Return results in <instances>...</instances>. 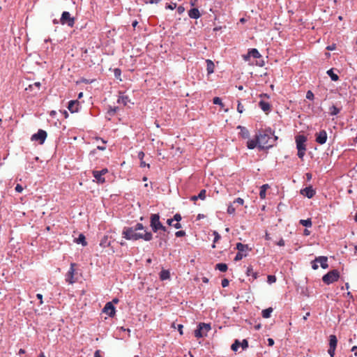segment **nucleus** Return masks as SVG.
Returning a JSON list of instances; mask_svg holds the SVG:
<instances>
[{"label":"nucleus","instance_id":"f257e3e1","mask_svg":"<svg viewBox=\"0 0 357 357\" xmlns=\"http://www.w3.org/2000/svg\"><path fill=\"white\" fill-rule=\"evenodd\" d=\"M278 137L275 135V131L270 127L257 130L255 138L248 139L246 146L248 149L258 148L259 150H268L276 144Z\"/></svg>","mask_w":357,"mask_h":357},{"label":"nucleus","instance_id":"f03ea898","mask_svg":"<svg viewBox=\"0 0 357 357\" xmlns=\"http://www.w3.org/2000/svg\"><path fill=\"white\" fill-rule=\"evenodd\" d=\"M122 236L128 241H137L143 239L150 241L153 239V234L148 231L142 223H137L133 227H125L122 231Z\"/></svg>","mask_w":357,"mask_h":357},{"label":"nucleus","instance_id":"7ed1b4c3","mask_svg":"<svg viewBox=\"0 0 357 357\" xmlns=\"http://www.w3.org/2000/svg\"><path fill=\"white\" fill-rule=\"evenodd\" d=\"M340 278V274L338 270L333 269L329 271L327 273L322 276V282L326 284L329 285L333 284L335 282H337Z\"/></svg>","mask_w":357,"mask_h":357},{"label":"nucleus","instance_id":"20e7f679","mask_svg":"<svg viewBox=\"0 0 357 357\" xmlns=\"http://www.w3.org/2000/svg\"><path fill=\"white\" fill-rule=\"evenodd\" d=\"M211 330V324L200 322L198 324L194 334L197 338H201L207 336V333Z\"/></svg>","mask_w":357,"mask_h":357},{"label":"nucleus","instance_id":"39448f33","mask_svg":"<svg viewBox=\"0 0 357 357\" xmlns=\"http://www.w3.org/2000/svg\"><path fill=\"white\" fill-rule=\"evenodd\" d=\"M159 213H152L150 216V227L153 233H159L160 228H162Z\"/></svg>","mask_w":357,"mask_h":357},{"label":"nucleus","instance_id":"423d86ee","mask_svg":"<svg viewBox=\"0 0 357 357\" xmlns=\"http://www.w3.org/2000/svg\"><path fill=\"white\" fill-rule=\"evenodd\" d=\"M59 22L62 25H68L69 27H73L75 23V18L71 17L68 11H63L61 14Z\"/></svg>","mask_w":357,"mask_h":357},{"label":"nucleus","instance_id":"0eeeda50","mask_svg":"<svg viewBox=\"0 0 357 357\" xmlns=\"http://www.w3.org/2000/svg\"><path fill=\"white\" fill-rule=\"evenodd\" d=\"M47 134L45 130L39 129L36 133L31 136V141L38 142L40 144H43L47 138Z\"/></svg>","mask_w":357,"mask_h":357},{"label":"nucleus","instance_id":"6e6552de","mask_svg":"<svg viewBox=\"0 0 357 357\" xmlns=\"http://www.w3.org/2000/svg\"><path fill=\"white\" fill-rule=\"evenodd\" d=\"M108 172V169L107 168H103L101 170H93L92 174L93 176L96 178L97 183L102 184L105 183V178L103 177L105 174Z\"/></svg>","mask_w":357,"mask_h":357},{"label":"nucleus","instance_id":"1a4fd4ad","mask_svg":"<svg viewBox=\"0 0 357 357\" xmlns=\"http://www.w3.org/2000/svg\"><path fill=\"white\" fill-rule=\"evenodd\" d=\"M102 313L107 314L109 317H114L116 315V307L112 302H107L102 310Z\"/></svg>","mask_w":357,"mask_h":357},{"label":"nucleus","instance_id":"9d476101","mask_svg":"<svg viewBox=\"0 0 357 357\" xmlns=\"http://www.w3.org/2000/svg\"><path fill=\"white\" fill-rule=\"evenodd\" d=\"M315 142L320 144H324L328 139L327 132L325 130H321L319 132L315 133Z\"/></svg>","mask_w":357,"mask_h":357},{"label":"nucleus","instance_id":"9b49d317","mask_svg":"<svg viewBox=\"0 0 357 357\" xmlns=\"http://www.w3.org/2000/svg\"><path fill=\"white\" fill-rule=\"evenodd\" d=\"M296 149H306L305 142L307 139V137L303 135H296Z\"/></svg>","mask_w":357,"mask_h":357},{"label":"nucleus","instance_id":"f8f14e48","mask_svg":"<svg viewBox=\"0 0 357 357\" xmlns=\"http://www.w3.org/2000/svg\"><path fill=\"white\" fill-rule=\"evenodd\" d=\"M300 193L304 197L311 199L315 195L316 191L312 185H309L301 189Z\"/></svg>","mask_w":357,"mask_h":357},{"label":"nucleus","instance_id":"ddd939ff","mask_svg":"<svg viewBox=\"0 0 357 357\" xmlns=\"http://www.w3.org/2000/svg\"><path fill=\"white\" fill-rule=\"evenodd\" d=\"M156 238H159L158 247L160 248H163L164 245H165L167 243V241L169 240L168 234L162 232L158 233Z\"/></svg>","mask_w":357,"mask_h":357},{"label":"nucleus","instance_id":"4468645a","mask_svg":"<svg viewBox=\"0 0 357 357\" xmlns=\"http://www.w3.org/2000/svg\"><path fill=\"white\" fill-rule=\"evenodd\" d=\"M67 107L71 113L77 112L79 110L80 103L77 100H72L68 102Z\"/></svg>","mask_w":357,"mask_h":357},{"label":"nucleus","instance_id":"2eb2a0df","mask_svg":"<svg viewBox=\"0 0 357 357\" xmlns=\"http://www.w3.org/2000/svg\"><path fill=\"white\" fill-rule=\"evenodd\" d=\"M75 266H76V264L71 263L70 264V268L69 271L67 273L66 280L69 284H73L75 282L73 280L74 273H75V268H74Z\"/></svg>","mask_w":357,"mask_h":357},{"label":"nucleus","instance_id":"dca6fc26","mask_svg":"<svg viewBox=\"0 0 357 357\" xmlns=\"http://www.w3.org/2000/svg\"><path fill=\"white\" fill-rule=\"evenodd\" d=\"M315 261H318V263L320 264V266L323 269H326L329 266L328 264V257L326 256H319L315 257Z\"/></svg>","mask_w":357,"mask_h":357},{"label":"nucleus","instance_id":"f3484780","mask_svg":"<svg viewBox=\"0 0 357 357\" xmlns=\"http://www.w3.org/2000/svg\"><path fill=\"white\" fill-rule=\"evenodd\" d=\"M236 129L240 130L238 135L241 138L248 139L250 137V132L245 127L243 126H238Z\"/></svg>","mask_w":357,"mask_h":357},{"label":"nucleus","instance_id":"a211bd4d","mask_svg":"<svg viewBox=\"0 0 357 357\" xmlns=\"http://www.w3.org/2000/svg\"><path fill=\"white\" fill-rule=\"evenodd\" d=\"M188 16L192 19H198L201 16V13L198 8H193L188 10Z\"/></svg>","mask_w":357,"mask_h":357},{"label":"nucleus","instance_id":"6ab92c4d","mask_svg":"<svg viewBox=\"0 0 357 357\" xmlns=\"http://www.w3.org/2000/svg\"><path fill=\"white\" fill-rule=\"evenodd\" d=\"M259 106L262 111L266 113H268L271 111V105L269 102L264 100H260L259 102Z\"/></svg>","mask_w":357,"mask_h":357},{"label":"nucleus","instance_id":"aec40b11","mask_svg":"<svg viewBox=\"0 0 357 357\" xmlns=\"http://www.w3.org/2000/svg\"><path fill=\"white\" fill-rule=\"evenodd\" d=\"M334 70L335 68H332L326 71V74L331 77L332 81L337 82L339 80L340 77L336 73H335ZM335 70L339 72L337 69H335Z\"/></svg>","mask_w":357,"mask_h":357},{"label":"nucleus","instance_id":"412c9836","mask_svg":"<svg viewBox=\"0 0 357 357\" xmlns=\"http://www.w3.org/2000/svg\"><path fill=\"white\" fill-rule=\"evenodd\" d=\"M41 86V84L39 82H34L33 84H29L26 89L25 91H33V89L36 87L38 89L36 91L34 92V95H36L40 90V88Z\"/></svg>","mask_w":357,"mask_h":357},{"label":"nucleus","instance_id":"4be33fe9","mask_svg":"<svg viewBox=\"0 0 357 357\" xmlns=\"http://www.w3.org/2000/svg\"><path fill=\"white\" fill-rule=\"evenodd\" d=\"M75 242L77 244H82L83 246L87 245V242L86 241V237L84 234L80 233L77 238L75 239Z\"/></svg>","mask_w":357,"mask_h":357},{"label":"nucleus","instance_id":"5701e85b","mask_svg":"<svg viewBox=\"0 0 357 357\" xmlns=\"http://www.w3.org/2000/svg\"><path fill=\"white\" fill-rule=\"evenodd\" d=\"M206 70L208 75H211L214 73L215 65L211 59H206Z\"/></svg>","mask_w":357,"mask_h":357},{"label":"nucleus","instance_id":"b1692460","mask_svg":"<svg viewBox=\"0 0 357 357\" xmlns=\"http://www.w3.org/2000/svg\"><path fill=\"white\" fill-rule=\"evenodd\" d=\"M270 188L268 184H264L260 187L259 197L261 199H265L266 195V190Z\"/></svg>","mask_w":357,"mask_h":357},{"label":"nucleus","instance_id":"393cba45","mask_svg":"<svg viewBox=\"0 0 357 357\" xmlns=\"http://www.w3.org/2000/svg\"><path fill=\"white\" fill-rule=\"evenodd\" d=\"M160 279L163 281L170 278V273L168 270L162 269L159 273Z\"/></svg>","mask_w":357,"mask_h":357},{"label":"nucleus","instance_id":"a878e982","mask_svg":"<svg viewBox=\"0 0 357 357\" xmlns=\"http://www.w3.org/2000/svg\"><path fill=\"white\" fill-rule=\"evenodd\" d=\"M337 344V339L336 335H331L329 336V347L336 349Z\"/></svg>","mask_w":357,"mask_h":357},{"label":"nucleus","instance_id":"bb28decb","mask_svg":"<svg viewBox=\"0 0 357 357\" xmlns=\"http://www.w3.org/2000/svg\"><path fill=\"white\" fill-rule=\"evenodd\" d=\"M236 249L238 250V252L243 253V252L250 250L247 244L237 243L236 244Z\"/></svg>","mask_w":357,"mask_h":357},{"label":"nucleus","instance_id":"cd10ccee","mask_svg":"<svg viewBox=\"0 0 357 357\" xmlns=\"http://www.w3.org/2000/svg\"><path fill=\"white\" fill-rule=\"evenodd\" d=\"M248 51L250 52V55L251 56V57H253L255 59H261V55L257 49L251 48V49L248 50Z\"/></svg>","mask_w":357,"mask_h":357},{"label":"nucleus","instance_id":"c85d7f7f","mask_svg":"<svg viewBox=\"0 0 357 357\" xmlns=\"http://www.w3.org/2000/svg\"><path fill=\"white\" fill-rule=\"evenodd\" d=\"M273 311V309L271 307L264 309L261 311V316L265 319L270 318Z\"/></svg>","mask_w":357,"mask_h":357},{"label":"nucleus","instance_id":"c756f323","mask_svg":"<svg viewBox=\"0 0 357 357\" xmlns=\"http://www.w3.org/2000/svg\"><path fill=\"white\" fill-rule=\"evenodd\" d=\"M131 100L128 96H121L117 100L118 103H122L124 106L127 105L128 102H130Z\"/></svg>","mask_w":357,"mask_h":357},{"label":"nucleus","instance_id":"7c9ffc66","mask_svg":"<svg viewBox=\"0 0 357 357\" xmlns=\"http://www.w3.org/2000/svg\"><path fill=\"white\" fill-rule=\"evenodd\" d=\"M215 269L220 272H226L228 269V266L225 263H218L215 265Z\"/></svg>","mask_w":357,"mask_h":357},{"label":"nucleus","instance_id":"2f4dec72","mask_svg":"<svg viewBox=\"0 0 357 357\" xmlns=\"http://www.w3.org/2000/svg\"><path fill=\"white\" fill-rule=\"evenodd\" d=\"M111 241L107 236H104L100 242V245L102 248H107L110 245Z\"/></svg>","mask_w":357,"mask_h":357},{"label":"nucleus","instance_id":"473e14b6","mask_svg":"<svg viewBox=\"0 0 357 357\" xmlns=\"http://www.w3.org/2000/svg\"><path fill=\"white\" fill-rule=\"evenodd\" d=\"M246 274L247 275L250 276V275H252L253 279H257L259 276L258 275V273L257 272H254L253 271V269H252V266H249L248 268H247V271H246Z\"/></svg>","mask_w":357,"mask_h":357},{"label":"nucleus","instance_id":"72a5a7b5","mask_svg":"<svg viewBox=\"0 0 357 357\" xmlns=\"http://www.w3.org/2000/svg\"><path fill=\"white\" fill-rule=\"evenodd\" d=\"M300 225L305 227H310L312 225L311 218H307L306 220H301L299 221Z\"/></svg>","mask_w":357,"mask_h":357},{"label":"nucleus","instance_id":"f704fd0d","mask_svg":"<svg viewBox=\"0 0 357 357\" xmlns=\"http://www.w3.org/2000/svg\"><path fill=\"white\" fill-rule=\"evenodd\" d=\"M329 111L331 116H336L340 113V109L333 105L329 107Z\"/></svg>","mask_w":357,"mask_h":357},{"label":"nucleus","instance_id":"c9c22d12","mask_svg":"<svg viewBox=\"0 0 357 357\" xmlns=\"http://www.w3.org/2000/svg\"><path fill=\"white\" fill-rule=\"evenodd\" d=\"M118 109H119L118 107L109 106V109L107 112V114L109 115V116H114L116 114Z\"/></svg>","mask_w":357,"mask_h":357},{"label":"nucleus","instance_id":"e433bc0d","mask_svg":"<svg viewBox=\"0 0 357 357\" xmlns=\"http://www.w3.org/2000/svg\"><path fill=\"white\" fill-rule=\"evenodd\" d=\"M114 77L116 79L119 80V81H122L121 79V70L120 68H114Z\"/></svg>","mask_w":357,"mask_h":357},{"label":"nucleus","instance_id":"4c0bfd02","mask_svg":"<svg viewBox=\"0 0 357 357\" xmlns=\"http://www.w3.org/2000/svg\"><path fill=\"white\" fill-rule=\"evenodd\" d=\"M241 342L238 340H235L231 346V349L234 351H237L238 347L241 346Z\"/></svg>","mask_w":357,"mask_h":357},{"label":"nucleus","instance_id":"58836bf2","mask_svg":"<svg viewBox=\"0 0 357 357\" xmlns=\"http://www.w3.org/2000/svg\"><path fill=\"white\" fill-rule=\"evenodd\" d=\"M301 295L307 296V297L310 296V292L307 287H301Z\"/></svg>","mask_w":357,"mask_h":357},{"label":"nucleus","instance_id":"ea45409f","mask_svg":"<svg viewBox=\"0 0 357 357\" xmlns=\"http://www.w3.org/2000/svg\"><path fill=\"white\" fill-rule=\"evenodd\" d=\"M213 103L214 105H220L221 107H223L225 106L224 103L222 101V99L219 97H215L213 99Z\"/></svg>","mask_w":357,"mask_h":357},{"label":"nucleus","instance_id":"a19ab883","mask_svg":"<svg viewBox=\"0 0 357 357\" xmlns=\"http://www.w3.org/2000/svg\"><path fill=\"white\" fill-rule=\"evenodd\" d=\"M276 282V277L274 275H268L267 276V282L268 284H273Z\"/></svg>","mask_w":357,"mask_h":357},{"label":"nucleus","instance_id":"79ce46f5","mask_svg":"<svg viewBox=\"0 0 357 357\" xmlns=\"http://www.w3.org/2000/svg\"><path fill=\"white\" fill-rule=\"evenodd\" d=\"M206 190L205 189H202V190H200V192L197 195L198 198L202 200H204L206 198Z\"/></svg>","mask_w":357,"mask_h":357},{"label":"nucleus","instance_id":"37998d69","mask_svg":"<svg viewBox=\"0 0 357 357\" xmlns=\"http://www.w3.org/2000/svg\"><path fill=\"white\" fill-rule=\"evenodd\" d=\"M246 254H243V253H240V252H237L235 257H234V261H240L243 259V257H246Z\"/></svg>","mask_w":357,"mask_h":357},{"label":"nucleus","instance_id":"c03bdc74","mask_svg":"<svg viewBox=\"0 0 357 357\" xmlns=\"http://www.w3.org/2000/svg\"><path fill=\"white\" fill-rule=\"evenodd\" d=\"M297 150H298V153H297L298 157L301 159H303L305 155L306 149H297Z\"/></svg>","mask_w":357,"mask_h":357},{"label":"nucleus","instance_id":"a18cd8bd","mask_svg":"<svg viewBox=\"0 0 357 357\" xmlns=\"http://www.w3.org/2000/svg\"><path fill=\"white\" fill-rule=\"evenodd\" d=\"M240 344L243 350L248 349L249 347L248 341L246 339L243 340Z\"/></svg>","mask_w":357,"mask_h":357},{"label":"nucleus","instance_id":"49530a36","mask_svg":"<svg viewBox=\"0 0 357 357\" xmlns=\"http://www.w3.org/2000/svg\"><path fill=\"white\" fill-rule=\"evenodd\" d=\"M306 98L308 99V100H314V95L312 92V91L309 90V91H307V93H306Z\"/></svg>","mask_w":357,"mask_h":357},{"label":"nucleus","instance_id":"de8ad7c7","mask_svg":"<svg viewBox=\"0 0 357 357\" xmlns=\"http://www.w3.org/2000/svg\"><path fill=\"white\" fill-rule=\"evenodd\" d=\"M237 111H238V112H239L240 114L243 113V111H244V107H243V105L241 104V101H240V100H238Z\"/></svg>","mask_w":357,"mask_h":357},{"label":"nucleus","instance_id":"09e8293b","mask_svg":"<svg viewBox=\"0 0 357 357\" xmlns=\"http://www.w3.org/2000/svg\"><path fill=\"white\" fill-rule=\"evenodd\" d=\"M236 211V208L234 207V206L230 204L227 207V213L229 214H234Z\"/></svg>","mask_w":357,"mask_h":357},{"label":"nucleus","instance_id":"8fccbe9b","mask_svg":"<svg viewBox=\"0 0 357 357\" xmlns=\"http://www.w3.org/2000/svg\"><path fill=\"white\" fill-rule=\"evenodd\" d=\"M176 8V3H166L165 8L166 9H170L174 10Z\"/></svg>","mask_w":357,"mask_h":357},{"label":"nucleus","instance_id":"3c124183","mask_svg":"<svg viewBox=\"0 0 357 357\" xmlns=\"http://www.w3.org/2000/svg\"><path fill=\"white\" fill-rule=\"evenodd\" d=\"M213 235H214V240H213V243H217L221 238L220 235L218 234V231H214L213 232Z\"/></svg>","mask_w":357,"mask_h":357},{"label":"nucleus","instance_id":"603ef678","mask_svg":"<svg viewBox=\"0 0 357 357\" xmlns=\"http://www.w3.org/2000/svg\"><path fill=\"white\" fill-rule=\"evenodd\" d=\"M175 236L176 237H178V238L185 236V231H183V230L177 231L175 233Z\"/></svg>","mask_w":357,"mask_h":357},{"label":"nucleus","instance_id":"864d4df0","mask_svg":"<svg viewBox=\"0 0 357 357\" xmlns=\"http://www.w3.org/2000/svg\"><path fill=\"white\" fill-rule=\"evenodd\" d=\"M229 281L227 278H224L222 280L221 284L222 287H227L229 286Z\"/></svg>","mask_w":357,"mask_h":357},{"label":"nucleus","instance_id":"5fc2aeb1","mask_svg":"<svg viewBox=\"0 0 357 357\" xmlns=\"http://www.w3.org/2000/svg\"><path fill=\"white\" fill-rule=\"evenodd\" d=\"M182 219L181 215L180 213H176L174 217L173 220L176 222H180Z\"/></svg>","mask_w":357,"mask_h":357},{"label":"nucleus","instance_id":"6e6d98bb","mask_svg":"<svg viewBox=\"0 0 357 357\" xmlns=\"http://www.w3.org/2000/svg\"><path fill=\"white\" fill-rule=\"evenodd\" d=\"M318 261H315V259L311 261V264H312V268L313 270H317L318 268H319V266H318Z\"/></svg>","mask_w":357,"mask_h":357},{"label":"nucleus","instance_id":"4d7b16f0","mask_svg":"<svg viewBox=\"0 0 357 357\" xmlns=\"http://www.w3.org/2000/svg\"><path fill=\"white\" fill-rule=\"evenodd\" d=\"M160 1V0H144V2L145 3H150V4H157Z\"/></svg>","mask_w":357,"mask_h":357},{"label":"nucleus","instance_id":"13d9d810","mask_svg":"<svg viewBox=\"0 0 357 357\" xmlns=\"http://www.w3.org/2000/svg\"><path fill=\"white\" fill-rule=\"evenodd\" d=\"M335 348L329 347L328 353L331 357H333L335 355Z\"/></svg>","mask_w":357,"mask_h":357},{"label":"nucleus","instance_id":"bf43d9fd","mask_svg":"<svg viewBox=\"0 0 357 357\" xmlns=\"http://www.w3.org/2000/svg\"><path fill=\"white\" fill-rule=\"evenodd\" d=\"M259 59V61H256V65L259 66L260 67H263L265 65L264 59H262V57Z\"/></svg>","mask_w":357,"mask_h":357},{"label":"nucleus","instance_id":"052dcab7","mask_svg":"<svg viewBox=\"0 0 357 357\" xmlns=\"http://www.w3.org/2000/svg\"><path fill=\"white\" fill-rule=\"evenodd\" d=\"M15 190L17 192L21 193L23 190V187L20 184H17Z\"/></svg>","mask_w":357,"mask_h":357},{"label":"nucleus","instance_id":"680f3d73","mask_svg":"<svg viewBox=\"0 0 357 357\" xmlns=\"http://www.w3.org/2000/svg\"><path fill=\"white\" fill-rule=\"evenodd\" d=\"M234 204H240V205H243V203H244V200L241 198V197H238L236 198L234 201Z\"/></svg>","mask_w":357,"mask_h":357},{"label":"nucleus","instance_id":"e2e57ef3","mask_svg":"<svg viewBox=\"0 0 357 357\" xmlns=\"http://www.w3.org/2000/svg\"><path fill=\"white\" fill-rule=\"evenodd\" d=\"M93 82V79L92 80H89V79H87L84 77H82L81 79H80V82L82 83H84V84H91Z\"/></svg>","mask_w":357,"mask_h":357},{"label":"nucleus","instance_id":"0e129e2a","mask_svg":"<svg viewBox=\"0 0 357 357\" xmlns=\"http://www.w3.org/2000/svg\"><path fill=\"white\" fill-rule=\"evenodd\" d=\"M185 8L183 6H179L178 8H177V12L178 14H182L184 11H185Z\"/></svg>","mask_w":357,"mask_h":357},{"label":"nucleus","instance_id":"69168bd1","mask_svg":"<svg viewBox=\"0 0 357 357\" xmlns=\"http://www.w3.org/2000/svg\"><path fill=\"white\" fill-rule=\"evenodd\" d=\"M183 326L182 324H178L177 330L179 332L180 335H183Z\"/></svg>","mask_w":357,"mask_h":357},{"label":"nucleus","instance_id":"338daca9","mask_svg":"<svg viewBox=\"0 0 357 357\" xmlns=\"http://www.w3.org/2000/svg\"><path fill=\"white\" fill-rule=\"evenodd\" d=\"M137 156H138V158H139L140 160H144V156H145V154H144V153L143 151H139V152L138 153V155H137Z\"/></svg>","mask_w":357,"mask_h":357},{"label":"nucleus","instance_id":"774afa93","mask_svg":"<svg viewBox=\"0 0 357 357\" xmlns=\"http://www.w3.org/2000/svg\"><path fill=\"white\" fill-rule=\"evenodd\" d=\"M267 342H268V345L269 347H272L274 345L275 342L273 338H268Z\"/></svg>","mask_w":357,"mask_h":357}]
</instances>
